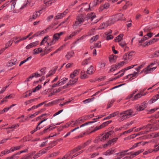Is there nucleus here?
<instances>
[{"mask_svg":"<svg viewBox=\"0 0 159 159\" xmlns=\"http://www.w3.org/2000/svg\"><path fill=\"white\" fill-rule=\"evenodd\" d=\"M39 112H40V111H37L35 113H34L30 115V117L31 118H33L35 116H37L39 113Z\"/></svg>","mask_w":159,"mask_h":159,"instance_id":"63","label":"nucleus"},{"mask_svg":"<svg viewBox=\"0 0 159 159\" xmlns=\"http://www.w3.org/2000/svg\"><path fill=\"white\" fill-rule=\"evenodd\" d=\"M96 18V15L93 12H92L88 13L86 16L87 20H90L89 21H93L94 19Z\"/></svg>","mask_w":159,"mask_h":159,"instance_id":"10","label":"nucleus"},{"mask_svg":"<svg viewBox=\"0 0 159 159\" xmlns=\"http://www.w3.org/2000/svg\"><path fill=\"white\" fill-rule=\"evenodd\" d=\"M95 71V69L92 66H91L87 69L86 72L87 74L91 75L93 74Z\"/></svg>","mask_w":159,"mask_h":159,"instance_id":"15","label":"nucleus"},{"mask_svg":"<svg viewBox=\"0 0 159 159\" xmlns=\"http://www.w3.org/2000/svg\"><path fill=\"white\" fill-rule=\"evenodd\" d=\"M41 87L40 85H38L35 88L33 89L32 92L34 93L36 91L39 90Z\"/></svg>","mask_w":159,"mask_h":159,"instance_id":"50","label":"nucleus"},{"mask_svg":"<svg viewBox=\"0 0 159 159\" xmlns=\"http://www.w3.org/2000/svg\"><path fill=\"white\" fill-rule=\"evenodd\" d=\"M57 68H56L55 69L50 70L49 73L46 75V78H47L48 77H49L52 75L53 74L55 73L56 72V70H57Z\"/></svg>","mask_w":159,"mask_h":159,"instance_id":"20","label":"nucleus"},{"mask_svg":"<svg viewBox=\"0 0 159 159\" xmlns=\"http://www.w3.org/2000/svg\"><path fill=\"white\" fill-rule=\"evenodd\" d=\"M11 2H12V3L11 5V9H14L15 6L16 4V0H11Z\"/></svg>","mask_w":159,"mask_h":159,"instance_id":"49","label":"nucleus"},{"mask_svg":"<svg viewBox=\"0 0 159 159\" xmlns=\"http://www.w3.org/2000/svg\"><path fill=\"white\" fill-rule=\"evenodd\" d=\"M154 149L152 150V151L157 152L159 150V144L156 143L154 145Z\"/></svg>","mask_w":159,"mask_h":159,"instance_id":"35","label":"nucleus"},{"mask_svg":"<svg viewBox=\"0 0 159 159\" xmlns=\"http://www.w3.org/2000/svg\"><path fill=\"white\" fill-rule=\"evenodd\" d=\"M99 4L97 0H94L92 2L90 3L89 5V7L88 8L85 9V10L87 11H91V8L90 7V6L91 5L92 7L95 6L97 4Z\"/></svg>","mask_w":159,"mask_h":159,"instance_id":"13","label":"nucleus"},{"mask_svg":"<svg viewBox=\"0 0 159 159\" xmlns=\"http://www.w3.org/2000/svg\"><path fill=\"white\" fill-rule=\"evenodd\" d=\"M127 63L125 61H124L120 62V63H118V64H116V66H118V68L123 66L125 64Z\"/></svg>","mask_w":159,"mask_h":159,"instance_id":"37","label":"nucleus"},{"mask_svg":"<svg viewBox=\"0 0 159 159\" xmlns=\"http://www.w3.org/2000/svg\"><path fill=\"white\" fill-rule=\"evenodd\" d=\"M116 58L117 57L116 56L113 55H111L109 57V60L111 62H115Z\"/></svg>","mask_w":159,"mask_h":159,"instance_id":"22","label":"nucleus"},{"mask_svg":"<svg viewBox=\"0 0 159 159\" xmlns=\"http://www.w3.org/2000/svg\"><path fill=\"white\" fill-rule=\"evenodd\" d=\"M153 34L151 32H148L146 34V35H145V36H146V37L148 38V39L151 38L153 35Z\"/></svg>","mask_w":159,"mask_h":159,"instance_id":"47","label":"nucleus"},{"mask_svg":"<svg viewBox=\"0 0 159 159\" xmlns=\"http://www.w3.org/2000/svg\"><path fill=\"white\" fill-rule=\"evenodd\" d=\"M48 36H45L41 42L40 45H43L44 44V43H46L48 41Z\"/></svg>","mask_w":159,"mask_h":159,"instance_id":"36","label":"nucleus"},{"mask_svg":"<svg viewBox=\"0 0 159 159\" xmlns=\"http://www.w3.org/2000/svg\"><path fill=\"white\" fill-rule=\"evenodd\" d=\"M119 111H116L114 112H113L111 114H110V116H111V117H114L117 115L118 114H119Z\"/></svg>","mask_w":159,"mask_h":159,"instance_id":"64","label":"nucleus"},{"mask_svg":"<svg viewBox=\"0 0 159 159\" xmlns=\"http://www.w3.org/2000/svg\"><path fill=\"white\" fill-rule=\"evenodd\" d=\"M114 151L115 150L114 149H110L108 150L106 152H105L104 154L106 156L109 155L115 152Z\"/></svg>","mask_w":159,"mask_h":159,"instance_id":"27","label":"nucleus"},{"mask_svg":"<svg viewBox=\"0 0 159 159\" xmlns=\"http://www.w3.org/2000/svg\"><path fill=\"white\" fill-rule=\"evenodd\" d=\"M16 61V59L10 61L7 63V65L8 66H11L14 65L15 64V62Z\"/></svg>","mask_w":159,"mask_h":159,"instance_id":"28","label":"nucleus"},{"mask_svg":"<svg viewBox=\"0 0 159 159\" xmlns=\"http://www.w3.org/2000/svg\"><path fill=\"white\" fill-rule=\"evenodd\" d=\"M137 64L135 65H131L130 66H128L125 68L124 69L122 70H121V72H122V73H121L120 74L118 75L117 76H116L115 77V79H118L119 78V77L120 76H123L124 75L123 72H125V71L127 70H129L131 68H133L135 66H137Z\"/></svg>","mask_w":159,"mask_h":159,"instance_id":"8","label":"nucleus"},{"mask_svg":"<svg viewBox=\"0 0 159 159\" xmlns=\"http://www.w3.org/2000/svg\"><path fill=\"white\" fill-rule=\"evenodd\" d=\"M147 102L146 101H145L143 102L141 106L139 107L137 106L136 107V109L138 111H141L143 110L147 107Z\"/></svg>","mask_w":159,"mask_h":159,"instance_id":"11","label":"nucleus"},{"mask_svg":"<svg viewBox=\"0 0 159 159\" xmlns=\"http://www.w3.org/2000/svg\"><path fill=\"white\" fill-rule=\"evenodd\" d=\"M34 153H33L29 154L25 156L24 157L22 158L21 159H33L32 157L34 156Z\"/></svg>","mask_w":159,"mask_h":159,"instance_id":"29","label":"nucleus"},{"mask_svg":"<svg viewBox=\"0 0 159 159\" xmlns=\"http://www.w3.org/2000/svg\"><path fill=\"white\" fill-rule=\"evenodd\" d=\"M113 133V132L112 131H110L107 132L105 134H103L101 135V138H100V140L101 141H103L108 138L110 135H111Z\"/></svg>","mask_w":159,"mask_h":159,"instance_id":"9","label":"nucleus"},{"mask_svg":"<svg viewBox=\"0 0 159 159\" xmlns=\"http://www.w3.org/2000/svg\"><path fill=\"white\" fill-rule=\"evenodd\" d=\"M63 34V32H60L59 33H56L54 34L52 39L51 40L49 43H47L48 45L50 46L55 44L56 42L59 39L61 36Z\"/></svg>","mask_w":159,"mask_h":159,"instance_id":"3","label":"nucleus"},{"mask_svg":"<svg viewBox=\"0 0 159 159\" xmlns=\"http://www.w3.org/2000/svg\"><path fill=\"white\" fill-rule=\"evenodd\" d=\"M13 42V40L11 41V40H10L8 41L6 44H5V48L6 49L8 47L10 46L11 45L12 43Z\"/></svg>","mask_w":159,"mask_h":159,"instance_id":"39","label":"nucleus"},{"mask_svg":"<svg viewBox=\"0 0 159 159\" xmlns=\"http://www.w3.org/2000/svg\"><path fill=\"white\" fill-rule=\"evenodd\" d=\"M118 66L116 65L115 66H112L110 70V72H112L118 69Z\"/></svg>","mask_w":159,"mask_h":159,"instance_id":"52","label":"nucleus"},{"mask_svg":"<svg viewBox=\"0 0 159 159\" xmlns=\"http://www.w3.org/2000/svg\"><path fill=\"white\" fill-rule=\"evenodd\" d=\"M139 74V73L138 72H134L133 74H129L127 75L126 76L125 79H129V80H131V78L133 77V78L132 79L133 80L137 77L138 75Z\"/></svg>","mask_w":159,"mask_h":159,"instance_id":"14","label":"nucleus"},{"mask_svg":"<svg viewBox=\"0 0 159 159\" xmlns=\"http://www.w3.org/2000/svg\"><path fill=\"white\" fill-rule=\"evenodd\" d=\"M154 63H151L145 68L144 69L142 72H144L145 74L150 73L152 72L157 67H152Z\"/></svg>","mask_w":159,"mask_h":159,"instance_id":"6","label":"nucleus"},{"mask_svg":"<svg viewBox=\"0 0 159 159\" xmlns=\"http://www.w3.org/2000/svg\"><path fill=\"white\" fill-rule=\"evenodd\" d=\"M128 150H125V151H123L121 152H120L119 153H118L117 154L118 155H119V156H120V157L122 158L125 156V154H127V153Z\"/></svg>","mask_w":159,"mask_h":159,"instance_id":"33","label":"nucleus"},{"mask_svg":"<svg viewBox=\"0 0 159 159\" xmlns=\"http://www.w3.org/2000/svg\"><path fill=\"white\" fill-rule=\"evenodd\" d=\"M95 121H90V122H86L82 125H81L80 126V128L82 127H84L85 125H87L88 124H89V123H94V122H95Z\"/></svg>","mask_w":159,"mask_h":159,"instance_id":"62","label":"nucleus"},{"mask_svg":"<svg viewBox=\"0 0 159 159\" xmlns=\"http://www.w3.org/2000/svg\"><path fill=\"white\" fill-rule=\"evenodd\" d=\"M142 142H140L138 143H137L135 144L134 145H133L132 147L131 148H130V150H131L132 149H133L134 148H135L137 147L138 146H139V145H140V144Z\"/></svg>","mask_w":159,"mask_h":159,"instance_id":"56","label":"nucleus"},{"mask_svg":"<svg viewBox=\"0 0 159 159\" xmlns=\"http://www.w3.org/2000/svg\"><path fill=\"white\" fill-rule=\"evenodd\" d=\"M111 122H112L111 120H109V121H106V122H104L103 123H102V125L103 126V127H104L107 125L108 124L111 123Z\"/></svg>","mask_w":159,"mask_h":159,"instance_id":"53","label":"nucleus"},{"mask_svg":"<svg viewBox=\"0 0 159 159\" xmlns=\"http://www.w3.org/2000/svg\"><path fill=\"white\" fill-rule=\"evenodd\" d=\"M34 3V0H27V2L26 4L23 5V8L25 7L27 5H29L31 7L33 5Z\"/></svg>","mask_w":159,"mask_h":159,"instance_id":"21","label":"nucleus"},{"mask_svg":"<svg viewBox=\"0 0 159 159\" xmlns=\"http://www.w3.org/2000/svg\"><path fill=\"white\" fill-rule=\"evenodd\" d=\"M76 82V81H75V80H70L69 82L67 84V85H65L64 86V88H66L70 87L73 84Z\"/></svg>","mask_w":159,"mask_h":159,"instance_id":"23","label":"nucleus"},{"mask_svg":"<svg viewBox=\"0 0 159 159\" xmlns=\"http://www.w3.org/2000/svg\"><path fill=\"white\" fill-rule=\"evenodd\" d=\"M84 18V17L83 15H78L76 17V20L72 25L73 28L76 29L77 27L80 26L83 23Z\"/></svg>","mask_w":159,"mask_h":159,"instance_id":"2","label":"nucleus"},{"mask_svg":"<svg viewBox=\"0 0 159 159\" xmlns=\"http://www.w3.org/2000/svg\"><path fill=\"white\" fill-rule=\"evenodd\" d=\"M64 16L61 13H58L56 16H55L54 19H60L63 17Z\"/></svg>","mask_w":159,"mask_h":159,"instance_id":"43","label":"nucleus"},{"mask_svg":"<svg viewBox=\"0 0 159 159\" xmlns=\"http://www.w3.org/2000/svg\"><path fill=\"white\" fill-rule=\"evenodd\" d=\"M19 126V125H12L11 127H7L6 128H5L4 129H11V131H13L14 129L16 128V127H18V126Z\"/></svg>","mask_w":159,"mask_h":159,"instance_id":"42","label":"nucleus"},{"mask_svg":"<svg viewBox=\"0 0 159 159\" xmlns=\"http://www.w3.org/2000/svg\"><path fill=\"white\" fill-rule=\"evenodd\" d=\"M40 11H41V10L39 11H36L34 13L33 15L34 16L33 17L36 19L37 17L39 16L40 15Z\"/></svg>","mask_w":159,"mask_h":159,"instance_id":"38","label":"nucleus"},{"mask_svg":"<svg viewBox=\"0 0 159 159\" xmlns=\"http://www.w3.org/2000/svg\"><path fill=\"white\" fill-rule=\"evenodd\" d=\"M11 98V95L6 96L5 98L2 100L1 102V103H2L4 102H7L8 99H10Z\"/></svg>","mask_w":159,"mask_h":159,"instance_id":"40","label":"nucleus"},{"mask_svg":"<svg viewBox=\"0 0 159 159\" xmlns=\"http://www.w3.org/2000/svg\"><path fill=\"white\" fill-rule=\"evenodd\" d=\"M143 151H144L143 149H141V150H139L138 151H137L133 153L132 155H133L136 156V155H139L141 152H142Z\"/></svg>","mask_w":159,"mask_h":159,"instance_id":"44","label":"nucleus"},{"mask_svg":"<svg viewBox=\"0 0 159 159\" xmlns=\"http://www.w3.org/2000/svg\"><path fill=\"white\" fill-rule=\"evenodd\" d=\"M123 58L125 60L127 63H128L132 60V58L127 53H125V55H124Z\"/></svg>","mask_w":159,"mask_h":159,"instance_id":"17","label":"nucleus"},{"mask_svg":"<svg viewBox=\"0 0 159 159\" xmlns=\"http://www.w3.org/2000/svg\"><path fill=\"white\" fill-rule=\"evenodd\" d=\"M115 101V100L114 99H112L111 101L109 102L107 108H108L110 107L111 106L112 104Z\"/></svg>","mask_w":159,"mask_h":159,"instance_id":"59","label":"nucleus"},{"mask_svg":"<svg viewBox=\"0 0 159 159\" xmlns=\"http://www.w3.org/2000/svg\"><path fill=\"white\" fill-rule=\"evenodd\" d=\"M159 56V50L156 51L153 55L152 57H155Z\"/></svg>","mask_w":159,"mask_h":159,"instance_id":"58","label":"nucleus"},{"mask_svg":"<svg viewBox=\"0 0 159 159\" xmlns=\"http://www.w3.org/2000/svg\"><path fill=\"white\" fill-rule=\"evenodd\" d=\"M66 80H59V81L57 82V83L56 84H54L53 86L54 87H56L57 85H61L66 83Z\"/></svg>","mask_w":159,"mask_h":159,"instance_id":"26","label":"nucleus"},{"mask_svg":"<svg viewBox=\"0 0 159 159\" xmlns=\"http://www.w3.org/2000/svg\"><path fill=\"white\" fill-rule=\"evenodd\" d=\"M109 25L107 23H103L101 25V29H103Z\"/></svg>","mask_w":159,"mask_h":159,"instance_id":"60","label":"nucleus"},{"mask_svg":"<svg viewBox=\"0 0 159 159\" xmlns=\"http://www.w3.org/2000/svg\"><path fill=\"white\" fill-rule=\"evenodd\" d=\"M143 91H141L139 93L136 94L134 97L132 98V101H136L139 98H141L142 96L146 95V93L144 94H143Z\"/></svg>","mask_w":159,"mask_h":159,"instance_id":"12","label":"nucleus"},{"mask_svg":"<svg viewBox=\"0 0 159 159\" xmlns=\"http://www.w3.org/2000/svg\"><path fill=\"white\" fill-rule=\"evenodd\" d=\"M80 70H76L70 75V78L73 79L74 77H76L79 73Z\"/></svg>","mask_w":159,"mask_h":159,"instance_id":"18","label":"nucleus"},{"mask_svg":"<svg viewBox=\"0 0 159 159\" xmlns=\"http://www.w3.org/2000/svg\"><path fill=\"white\" fill-rule=\"evenodd\" d=\"M39 43V41H36L32 43L27 45L25 48L27 49H29L31 48H33L36 46Z\"/></svg>","mask_w":159,"mask_h":159,"instance_id":"16","label":"nucleus"},{"mask_svg":"<svg viewBox=\"0 0 159 159\" xmlns=\"http://www.w3.org/2000/svg\"><path fill=\"white\" fill-rule=\"evenodd\" d=\"M22 145H20L18 146L15 147L14 148H11V150L12 152H13L15 150H17L19 149L20 148L22 147Z\"/></svg>","mask_w":159,"mask_h":159,"instance_id":"46","label":"nucleus"},{"mask_svg":"<svg viewBox=\"0 0 159 159\" xmlns=\"http://www.w3.org/2000/svg\"><path fill=\"white\" fill-rule=\"evenodd\" d=\"M55 143H56V142H54L53 143H52L51 144L50 146L48 147H47L46 148H45V150L46 151H47V150H48V149L49 148H52V147H53L54 145H55Z\"/></svg>","mask_w":159,"mask_h":159,"instance_id":"57","label":"nucleus"},{"mask_svg":"<svg viewBox=\"0 0 159 159\" xmlns=\"http://www.w3.org/2000/svg\"><path fill=\"white\" fill-rule=\"evenodd\" d=\"M18 158V156H16V154L13 155L12 156L8 157L6 159H17Z\"/></svg>","mask_w":159,"mask_h":159,"instance_id":"54","label":"nucleus"},{"mask_svg":"<svg viewBox=\"0 0 159 159\" xmlns=\"http://www.w3.org/2000/svg\"><path fill=\"white\" fill-rule=\"evenodd\" d=\"M130 5H132V4H131V2H130L129 1L127 2H126L125 5L124 6H123V9H126V8H127V7L128 6H129Z\"/></svg>","mask_w":159,"mask_h":159,"instance_id":"55","label":"nucleus"},{"mask_svg":"<svg viewBox=\"0 0 159 159\" xmlns=\"http://www.w3.org/2000/svg\"><path fill=\"white\" fill-rule=\"evenodd\" d=\"M98 37L99 36L98 35H96L95 36L92 37L91 39V40L90 41V43H92L93 41L97 40L98 39Z\"/></svg>","mask_w":159,"mask_h":159,"instance_id":"48","label":"nucleus"},{"mask_svg":"<svg viewBox=\"0 0 159 159\" xmlns=\"http://www.w3.org/2000/svg\"><path fill=\"white\" fill-rule=\"evenodd\" d=\"M81 147L79 146L72 150L70 153L68 154L70 155V157H72L71 158H73L83 152V151L77 152V151L81 149Z\"/></svg>","mask_w":159,"mask_h":159,"instance_id":"4","label":"nucleus"},{"mask_svg":"<svg viewBox=\"0 0 159 159\" xmlns=\"http://www.w3.org/2000/svg\"><path fill=\"white\" fill-rule=\"evenodd\" d=\"M9 109H10L9 107L5 108L3 110L0 111V114H3L5 112L8 111Z\"/></svg>","mask_w":159,"mask_h":159,"instance_id":"51","label":"nucleus"},{"mask_svg":"<svg viewBox=\"0 0 159 159\" xmlns=\"http://www.w3.org/2000/svg\"><path fill=\"white\" fill-rule=\"evenodd\" d=\"M42 51V49L41 48H36L33 50V54H39Z\"/></svg>","mask_w":159,"mask_h":159,"instance_id":"24","label":"nucleus"},{"mask_svg":"<svg viewBox=\"0 0 159 159\" xmlns=\"http://www.w3.org/2000/svg\"><path fill=\"white\" fill-rule=\"evenodd\" d=\"M90 58H89L88 59H86L84 60L82 62V64L83 65H87L89 63V61L90 60Z\"/></svg>","mask_w":159,"mask_h":159,"instance_id":"45","label":"nucleus"},{"mask_svg":"<svg viewBox=\"0 0 159 159\" xmlns=\"http://www.w3.org/2000/svg\"><path fill=\"white\" fill-rule=\"evenodd\" d=\"M123 36V34H120L116 38V39H114V41L115 42L117 41L118 42H119L122 39Z\"/></svg>","mask_w":159,"mask_h":159,"instance_id":"34","label":"nucleus"},{"mask_svg":"<svg viewBox=\"0 0 159 159\" xmlns=\"http://www.w3.org/2000/svg\"><path fill=\"white\" fill-rule=\"evenodd\" d=\"M93 100V98H89L83 101V102L84 103V104H86L92 101Z\"/></svg>","mask_w":159,"mask_h":159,"instance_id":"61","label":"nucleus"},{"mask_svg":"<svg viewBox=\"0 0 159 159\" xmlns=\"http://www.w3.org/2000/svg\"><path fill=\"white\" fill-rule=\"evenodd\" d=\"M80 77L82 79H85L88 78V75L85 72L81 71L80 73Z\"/></svg>","mask_w":159,"mask_h":159,"instance_id":"32","label":"nucleus"},{"mask_svg":"<svg viewBox=\"0 0 159 159\" xmlns=\"http://www.w3.org/2000/svg\"><path fill=\"white\" fill-rule=\"evenodd\" d=\"M82 29H80L79 30H77L72 32L70 35L68 36L69 39H70L73 36L75 35L76 33H79L80 31Z\"/></svg>","mask_w":159,"mask_h":159,"instance_id":"30","label":"nucleus"},{"mask_svg":"<svg viewBox=\"0 0 159 159\" xmlns=\"http://www.w3.org/2000/svg\"><path fill=\"white\" fill-rule=\"evenodd\" d=\"M103 126L102 125V124H101L100 125L98 126H97L92 131V132H94L95 131L98 130L102 128H103Z\"/></svg>","mask_w":159,"mask_h":159,"instance_id":"41","label":"nucleus"},{"mask_svg":"<svg viewBox=\"0 0 159 159\" xmlns=\"http://www.w3.org/2000/svg\"><path fill=\"white\" fill-rule=\"evenodd\" d=\"M55 125H54L53 124H52L49 126V127L47 128L44 129L43 130V133H45L48 130L49 131H50L51 130H52L53 129H54L55 127L54 126Z\"/></svg>","mask_w":159,"mask_h":159,"instance_id":"25","label":"nucleus"},{"mask_svg":"<svg viewBox=\"0 0 159 159\" xmlns=\"http://www.w3.org/2000/svg\"><path fill=\"white\" fill-rule=\"evenodd\" d=\"M74 56V52L71 51L68 52L67 54L65 56V57L68 60H69L72 57Z\"/></svg>","mask_w":159,"mask_h":159,"instance_id":"19","label":"nucleus"},{"mask_svg":"<svg viewBox=\"0 0 159 159\" xmlns=\"http://www.w3.org/2000/svg\"><path fill=\"white\" fill-rule=\"evenodd\" d=\"M11 152H12L11 151V149L10 150H7L3 151L2 152L1 154H0V156H2L3 155L7 154Z\"/></svg>","mask_w":159,"mask_h":159,"instance_id":"31","label":"nucleus"},{"mask_svg":"<svg viewBox=\"0 0 159 159\" xmlns=\"http://www.w3.org/2000/svg\"><path fill=\"white\" fill-rule=\"evenodd\" d=\"M137 113V112L132 109H129L123 111L119 114V116L120 117V121H122L127 119L135 116Z\"/></svg>","mask_w":159,"mask_h":159,"instance_id":"1","label":"nucleus"},{"mask_svg":"<svg viewBox=\"0 0 159 159\" xmlns=\"http://www.w3.org/2000/svg\"><path fill=\"white\" fill-rule=\"evenodd\" d=\"M46 69V68H42L39 71L42 73L41 74L40 73H39L38 72H37L35 73H34L31 75H30L28 78H27V80H29L30 79H32L34 78V77H35V78H37L38 77H40L43 75H44L45 73V70Z\"/></svg>","mask_w":159,"mask_h":159,"instance_id":"5","label":"nucleus"},{"mask_svg":"<svg viewBox=\"0 0 159 159\" xmlns=\"http://www.w3.org/2000/svg\"><path fill=\"white\" fill-rule=\"evenodd\" d=\"M142 130L143 131L140 132L141 134H146L149 131L152 130V125H148L142 127Z\"/></svg>","mask_w":159,"mask_h":159,"instance_id":"7","label":"nucleus"}]
</instances>
